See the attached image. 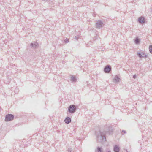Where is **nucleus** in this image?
<instances>
[{
	"mask_svg": "<svg viewBox=\"0 0 152 152\" xmlns=\"http://www.w3.org/2000/svg\"><path fill=\"white\" fill-rule=\"evenodd\" d=\"M80 37L79 35H77V36H76L75 37L74 39L77 40Z\"/></svg>",
	"mask_w": 152,
	"mask_h": 152,
	"instance_id": "obj_17",
	"label": "nucleus"
},
{
	"mask_svg": "<svg viewBox=\"0 0 152 152\" xmlns=\"http://www.w3.org/2000/svg\"><path fill=\"white\" fill-rule=\"evenodd\" d=\"M120 150V148L119 146L115 145L113 148V151L115 152H119Z\"/></svg>",
	"mask_w": 152,
	"mask_h": 152,
	"instance_id": "obj_9",
	"label": "nucleus"
},
{
	"mask_svg": "<svg viewBox=\"0 0 152 152\" xmlns=\"http://www.w3.org/2000/svg\"><path fill=\"white\" fill-rule=\"evenodd\" d=\"M137 76L136 75H134L133 76V78L134 79H135L136 78Z\"/></svg>",
	"mask_w": 152,
	"mask_h": 152,
	"instance_id": "obj_21",
	"label": "nucleus"
},
{
	"mask_svg": "<svg viewBox=\"0 0 152 152\" xmlns=\"http://www.w3.org/2000/svg\"><path fill=\"white\" fill-rule=\"evenodd\" d=\"M77 109L76 106L74 104H71L68 107V111L71 113H73L76 112Z\"/></svg>",
	"mask_w": 152,
	"mask_h": 152,
	"instance_id": "obj_2",
	"label": "nucleus"
},
{
	"mask_svg": "<svg viewBox=\"0 0 152 152\" xmlns=\"http://www.w3.org/2000/svg\"><path fill=\"white\" fill-rule=\"evenodd\" d=\"M10 82V80H9L7 81L6 80H5L4 83L6 84H9V83Z\"/></svg>",
	"mask_w": 152,
	"mask_h": 152,
	"instance_id": "obj_20",
	"label": "nucleus"
},
{
	"mask_svg": "<svg viewBox=\"0 0 152 152\" xmlns=\"http://www.w3.org/2000/svg\"><path fill=\"white\" fill-rule=\"evenodd\" d=\"M107 152H111L110 151H108Z\"/></svg>",
	"mask_w": 152,
	"mask_h": 152,
	"instance_id": "obj_23",
	"label": "nucleus"
},
{
	"mask_svg": "<svg viewBox=\"0 0 152 152\" xmlns=\"http://www.w3.org/2000/svg\"><path fill=\"white\" fill-rule=\"evenodd\" d=\"M137 55L140 58H142L144 57L146 58L148 56L145 55L144 53L143 52H142L141 53H140L138 52L137 53Z\"/></svg>",
	"mask_w": 152,
	"mask_h": 152,
	"instance_id": "obj_7",
	"label": "nucleus"
},
{
	"mask_svg": "<svg viewBox=\"0 0 152 152\" xmlns=\"http://www.w3.org/2000/svg\"><path fill=\"white\" fill-rule=\"evenodd\" d=\"M104 130L102 132L100 130L99 132H96L97 142H101L103 141H105L106 134L110 135L113 133V129L111 126L106 125L104 126Z\"/></svg>",
	"mask_w": 152,
	"mask_h": 152,
	"instance_id": "obj_1",
	"label": "nucleus"
},
{
	"mask_svg": "<svg viewBox=\"0 0 152 152\" xmlns=\"http://www.w3.org/2000/svg\"><path fill=\"white\" fill-rule=\"evenodd\" d=\"M120 78L117 75H116L113 79V82L115 83H117L119 82Z\"/></svg>",
	"mask_w": 152,
	"mask_h": 152,
	"instance_id": "obj_11",
	"label": "nucleus"
},
{
	"mask_svg": "<svg viewBox=\"0 0 152 152\" xmlns=\"http://www.w3.org/2000/svg\"><path fill=\"white\" fill-rule=\"evenodd\" d=\"M111 67L109 65L106 66L104 69V71L105 73H109L111 71Z\"/></svg>",
	"mask_w": 152,
	"mask_h": 152,
	"instance_id": "obj_5",
	"label": "nucleus"
},
{
	"mask_svg": "<svg viewBox=\"0 0 152 152\" xmlns=\"http://www.w3.org/2000/svg\"><path fill=\"white\" fill-rule=\"evenodd\" d=\"M126 132L124 130H122V131L121 133L122 135H123L124 134H126Z\"/></svg>",
	"mask_w": 152,
	"mask_h": 152,
	"instance_id": "obj_18",
	"label": "nucleus"
},
{
	"mask_svg": "<svg viewBox=\"0 0 152 152\" xmlns=\"http://www.w3.org/2000/svg\"><path fill=\"white\" fill-rule=\"evenodd\" d=\"M30 47L34 49H37L38 47V43L37 42H34L31 44Z\"/></svg>",
	"mask_w": 152,
	"mask_h": 152,
	"instance_id": "obj_6",
	"label": "nucleus"
},
{
	"mask_svg": "<svg viewBox=\"0 0 152 152\" xmlns=\"http://www.w3.org/2000/svg\"><path fill=\"white\" fill-rule=\"evenodd\" d=\"M42 1H47L48 0H42Z\"/></svg>",
	"mask_w": 152,
	"mask_h": 152,
	"instance_id": "obj_22",
	"label": "nucleus"
},
{
	"mask_svg": "<svg viewBox=\"0 0 152 152\" xmlns=\"http://www.w3.org/2000/svg\"><path fill=\"white\" fill-rule=\"evenodd\" d=\"M14 116L11 114H8L5 116V120L6 121H10L14 119Z\"/></svg>",
	"mask_w": 152,
	"mask_h": 152,
	"instance_id": "obj_3",
	"label": "nucleus"
},
{
	"mask_svg": "<svg viewBox=\"0 0 152 152\" xmlns=\"http://www.w3.org/2000/svg\"><path fill=\"white\" fill-rule=\"evenodd\" d=\"M134 42L136 44H138L140 43V40L139 38L138 37H137L134 39Z\"/></svg>",
	"mask_w": 152,
	"mask_h": 152,
	"instance_id": "obj_13",
	"label": "nucleus"
},
{
	"mask_svg": "<svg viewBox=\"0 0 152 152\" xmlns=\"http://www.w3.org/2000/svg\"><path fill=\"white\" fill-rule=\"evenodd\" d=\"M35 134H36L37 135V134H35L34 135H35Z\"/></svg>",
	"mask_w": 152,
	"mask_h": 152,
	"instance_id": "obj_24",
	"label": "nucleus"
},
{
	"mask_svg": "<svg viewBox=\"0 0 152 152\" xmlns=\"http://www.w3.org/2000/svg\"><path fill=\"white\" fill-rule=\"evenodd\" d=\"M126 152H128L127 151H126Z\"/></svg>",
	"mask_w": 152,
	"mask_h": 152,
	"instance_id": "obj_25",
	"label": "nucleus"
},
{
	"mask_svg": "<svg viewBox=\"0 0 152 152\" xmlns=\"http://www.w3.org/2000/svg\"><path fill=\"white\" fill-rule=\"evenodd\" d=\"M102 148L101 147L98 146L95 150V152H103Z\"/></svg>",
	"mask_w": 152,
	"mask_h": 152,
	"instance_id": "obj_12",
	"label": "nucleus"
},
{
	"mask_svg": "<svg viewBox=\"0 0 152 152\" xmlns=\"http://www.w3.org/2000/svg\"><path fill=\"white\" fill-rule=\"evenodd\" d=\"M102 21L101 20H98L96 23V28H99L100 27H102L104 25Z\"/></svg>",
	"mask_w": 152,
	"mask_h": 152,
	"instance_id": "obj_4",
	"label": "nucleus"
},
{
	"mask_svg": "<svg viewBox=\"0 0 152 152\" xmlns=\"http://www.w3.org/2000/svg\"><path fill=\"white\" fill-rule=\"evenodd\" d=\"M145 18L143 16H141L138 18V21L140 24H142L145 23Z\"/></svg>",
	"mask_w": 152,
	"mask_h": 152,
	"instance_id": "obj_8",
	"label": "nucleus"
},
{
	"mask_svg": "<svg viewBox=\"0 0 152 152\" xmlns=\"http://www.w3.org/2000/svg\"><path fill=\"white\" fill-rule=\"evenodd\" d=\"M65 123L66 124H69L71 121V118L69 117H67L64 120Z\"/></svg>",
	"mask_w": 152,
	"mask_h": 152,
	"instance_id": "obj_10",
	"label": "nucleus"
},
{
	"mask_svg": "<svg viewBox=\"0 0 152 152\" xmlns=\"http://www.w3.org/2000/svg\"><path fill=\"white\" fill-rule=\"evenodd\" d=\"M149 49L150 53L152 54V45L149 46Z\"/></svg>",
	"mask_w": 152,
	"mask_h": 152,
	"instance_id": "obj_15",
	"label": "nucleus"
},
{
	"mask_svg": "<svg viewBox=\"0 0 152 152\" xmlns=\"http://www.w3.org/2000/svg\"><path fill=\"white\" fill-rule=\"evenodd\" d=\"M64 42L66 43H68V42H69V39L67 38H66L65 39H64Z\"/></svg>",
	"mask_w": 152,
	"mask_h": 152,
	"instance_id": "obj_16",
	"label": "nucleus"
},
{
	"mask_svg": "<svg viewBox=\"0 0 152 152\" xmlns=\"http://www.w3.org/2000/svg\"><path fill=\"white\" fill-rule=\"evenodd\" d=\"M68 151L69 152H71L72 151V149L71 148H69L68 149Z\"/></svg>",
	"mask_w": 152,
	"mask_h": 152,
	"instance_id": "obj_19",
	"label": "nucleus"
},
{
	"mask_svg": "<svg viewBox=\"0 0 152 152\" xmlns=\"http://www.w3.org/2000/svg\"><path fill=\"white\" fill-rule=\"evenodd\" d=\"M71 80L72 82H76V79L75 76H72L71 77Z\"/></svg>",
	"mask_w": 152,
	"mask_h": 152,
	"instance_id": "obj_14",
	"label": "nucleus"
}]
</instances>
